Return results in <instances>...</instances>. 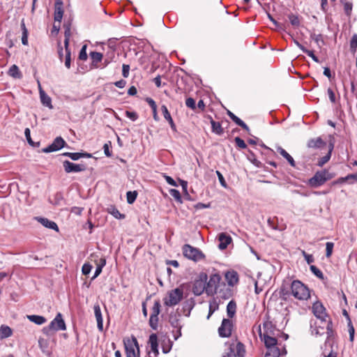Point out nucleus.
I'll list each match as a JSON object with an SVG mask.
<instances>
[{"label": "nucleus", "mask_w": 357, "mask_h": 357, "mask_svg": "<svg viewBox=\"0 0 357 357\" xmlns=\"http://www.w3.org/2000/svg\"><path fill=\"white\" fill-rule=\"evenodd\" d=\"M312 312L314 316L319 320L320 324L313 322L312 320L310 321V328L312 334L314 335H321L326 330L328 337H333V324L331 320L328 318L326 309L321 302H315L312 305Z\"/></svg>", "instance_id": "1"}, {"label": "nucleus", "mask_w": 357, "mask_h": 357, "mask_svg": "<svg viewBox=\"0 0 357 357\" xmlns=\"http://www.w3.org/2000/svg\"><path fill=\"white\" fill-rule=\"evenodd\" d=\"M289 282H283L280 290L281 296L286 297L291 295L298 300H307L310 298L309 289L303 283L299 280Z\"/></svg>", "instance_id": "2"}, {"label": "nucleus", "mask_w": 357, "mask_h": 357, "mask_svg": "<svg viewBox=\"0 0 357 357\" xmlns=\"http://www.w3.org/2000/svg\"><path fill=\"white\" fill-rule=\"evenodd\" d=\"M259 336L267 348L264 357H280L287 355V352L285 347L281 344H278L275 337L267 333L261 334V333H260Z\"/></svg>", "instance_id": "3"}, {"label": "nucleus", "mask_w": 357, "mask_h": 357, "mask_svg": "<svg viewBox=\"0 0 357 357\" xmlns=\"http://www.w3.org/2000/svg\"><path fill=\"white\" fill-rule=\"evenodd\" d=\"M182 251L185 257L195 262L205 258L204 254L199 249L189 244H185L182 248Z\"/></svg>", "instance_id": "4"}, {"label": "nucleus", "mask_w": 357, "mask_h": 357, "mask_svg": "<svg viewBox=\"0 0 357 357\" xmlns=\"http://www.w3.org/2000/svg\"><path fill=\"white\" fill-rule=\"evenodd\" d=\"M126 357H139V349L136 337L132 336L123 340Z\"/></svg>", "instance_id": "5"}, {"label": "nucleus", "mask_w": 357, "mask_h": 357, "mask_svg": "<svg viewBox=\"0 0 357 357\" xmlns=\"http://www.w3.org/2000/svg\"><path fill=\"white\" fill-rule=\"evenodd\" d=\"M183 296V289L178 287L171 290L167 294V297L164 299V304L167 306H174L177 305Z\"/></svg>", "instance_id": "6"}, {"label": "nucleus", "mask_w": 357, "mask_h": 357, "mask_svg": "<svg viewBox=\"0 0 357 357\" xmlns=\"http://www.w3.org/2000/svg\"><path fill=\"white\" fill-rule=\"evenodd\" d=\"M229 351L227 357H244L245 354V348L243 343L240 342H234L229 344Z\"/></svg>", "instance_id": "7"}, {"label": "nucleus", "mask_w": 357, "mask_h": 357, "mask_svg": "<svg viewBox=\"0 0 357 357\" xmlns=\"http://www.w3.org/2000/svg\"><path fill=\"white\" fill-rule=\"evenodd\" d=\"M206 274L203 273L199 275V279L195 280L192 286V292L195 295L200 296L204 291L206 292Z\"/></svg>", "instance_id": "8"}, {"label": "nucleus", "mask_w": 357, "mask_h": 357, "mask_svg": "<svg viewBox=\"0 0 357 357\" xmlns=\"http://www.w3.org/2000/svg\"><path fill=\"white\" fill-rule=\"evenodd\" d=\"M220 280L221 277L219 274L215 273L210 276L208 282H206V294L208 295L216 294Z\"/></svg>", "instance_id": "9"}, {"label": "nucleus", "mask_w": 357, "mask_h": 357, "mask_svg": "<svg viewBox=\"0 0 357 357\" xmlns=\"http://www.w3.org/2000/svg\"><path fill=\"white\" fill-rule=\"evenodd\" d=\"M328 172L326 170L317 172L313 177H312L309 183L312 187L317 188L323 185L330 178L327 176Z\"/></svg>", "instance_id": "10"}, {"label": "nucleus", "mask_w": 357, "mask_h": 357, "mask_svg": "<svg viewBox=\"0 0 357 357\" xmlns=\"http://www.w3.org/2000/svg\"><path fill=\"white\" fill-rule=\"evenodd\" d=\"M232 322L229 319H223L221 326L218 328V333L220 337H228L231 334Z\"/></svg>", "instance_id": "11"}, {"label": "nucleus", "mask_w": 357, "mask_h": 357, "mask_svg": "<svg viewBox=\"0 0 357 357\" xmlns=\"http://www.w3.org/2000/svg\"><path fill=\"white\" fill-rule=\"evenodd\" d=\"M66 145V142L61 137H57L54 139L53 142L47 146L46 148H44L42 151L43 153H51L54 151H56L64 147Z\"/></svg>", "instance_id": "12"}, {"label": "nucleus", "mask_w": 357, "mask_h": 357, "mask_svg": "<svg viewBox=\"0 0 357 357\" xmlns=\"http://www.w3.org/2000/svg\"><path fill=\"white\" fill-rule=\"evenodd\" d=\"M63 166L66 173L80 172L86 169L84 165L75 164L69 160L63 161Z\"/></svg>", "instance_id": "13"}, {"label": "nucleus", "mask_w": 357, "mask_h": 357, "mask_svg": "<svg viewBox=\"0 0 357 357\" xmlns=\"http://www.w3.org/2000/svg\"><path fill=\"white\" fill-rule=\"evenodd\" d=\"M331 337L327 336V340L325 342L324 347L323 348L322 356L323 357H337V354L334 351L333 345L331 341Z\"/></svg>", "instance_id": "14"}, {"label": "nucleus", "mask_w": 357, "mask_h": 357, "mask_svg": "<svg viewBox=\"0 0 357 357\" xmlns=\"http://www.w3.org/2000/svg\"><path fill=\"white\" fill-rule=\"evenodd\" d=\"M50 323L51 327H54V331L66 330V324L61 313H58Z\"/></svg>", "instance_id": "15"}, {"label": "nucleus", "mask_w": 357, "mask_h": 357, "mask_svg": "<svg viewBox=\"0 0 357 357\" xmlns=\"http://www.w3.org/2000/svg\"><path fill=\"white\" fill-rule=\"evenodd\" d=\"M63 15V2L61 0H56L54 5V16L55 22H61Z\"/></svg>", "instance_id": "16"}, {"label": "nucleus", "mask_w": 357, "mask_h": 357, "mask_svg": "<svg viewBox=\"0 0 357 357\" xmlns=\"http://www.w3.org/2000/svg\"><path fill=\"white\" fill-rule=\"evenodd\" d=\"M218 241H220L218 248L220 250H225L231 243L232 238L229 234L222 232L218 235Z\"/></svg>", "instance_id": "17"}, {"label": "nucleus", "mask_w": 357, "mask_h": 357, "mask_svg": "<svg viewBox=\"0 0 357 357\" xmlns=\"http://www.w3.org/2000/svg\"><path fill=\"white\" fill-rule=\"evenodd\" d=\"M93 310L97 321L98 328L99 331H102L103 330V319L99 304L96 303L94 305Z\"/></svg>", "instance_id": "18"}, {"label": "nucleus", "mask_w": 357, "mask_h": 357, "mask_svg": "<svg viewBox=\"0 0 357 357\" xmlns=\"http://www.w3.org/2000/svg\"><path fill=\"white\" fill-rule=\"evenodd\" d=\"M35 219L38 222L42 224L44 227H45L47 228H49V229H52L55 230L56 231H59V227H58L57 225L56 224V222H54V221H52V220H50L47 218H41V217H36Z\"/></svg>", "instance_id": "19"}, {"label": "nucleus", "mask_w": 357, "mask_h": 357, "mask_svg": "<svg viewBox=\"0 0 357 357\" xmlns=\"http://www.w3.org/2000/svg\"><path fill=\"white\" fill-rule=\"evenodd\" d=\"M225 279L230 287H234L238 282V275L234 271H228L225 274Z\"/></svg>", "instance_id": "20"}, {"label": "nucleus", "mask_w": 357, "mask_h": 357, "mask_svg": "<svg viewBox=\"0 0 357 357\" xmlns=\"http://www.w3.org/2000/svg\"><path fill=\"white\" fill-rule=\"evenodd\" d=\"M180 314H171L169 315V321L171 324V326L173 327V328H175L176 329H178V335H181V326L180 324V321H179V317H180Z\"/></svg>", "instance_id": "21"}, {"label": "nucleus", "mask_w": 357, "mask_h": 357, "mask_svg": "<svg viewBox=\"0 0 357 357\" xmlns=\"http://www.w3.org/2000/svg\"><path fill=\"white\" fill-rule=\"evenodd\" d=\"M39 93H40V101H41L42 104L44 106H45L50 109H52L53 106L52 105L51 98L41 89L40 86Z\"/></svg>", "instance_id": "22"}, {"label": "nucleus", "mask_w": 357, "mask_h": 357, "mask_svg": "<svg viewBox=\"0 0 357 357\" xmlns=\"http://www.w3.org/2000/svg\"><path fill=\"white\" fill-rule=\"evenodd\" d=\"M161 110H162V114L164 116V118L165 119V120H167L168 121L172 130L176 131V125L172 118V116H171L169 112L167 109V107L163 105L161 106Z\"/></svg>", "instance_id": "23"}, {"label": "nucleus", "mask_w": 357, "mask_h": 357, "mask_svg": "<svg viewBox=\"0 0 357 357\" xmlns=\"http://www.w3.org/2000/svg\"><path fill=\"white\" fill-rule=\"evenodd\" d=\"M89 55L92 60L91 65L96 68H101L98 63L102 61L103 59L102 54L98 52H91Z\"/></svg>", "instance_id": "24"}, {"label": "nucleus", "mask_w": 357, "mask_h": 357, "mask_svg": "<svg viewBox=\"0 0 357 357\" xmlns=\"http://www.w3.org/2000/svg\"><path fill=\"white\" fill-rule=\"evenodd\" d=\"M149 344L151 347V351L155 355H158V337L155 333L151 334L149 336Z\"/></svg>", "instance_id": "25"}, {"label": "nucleus", "mask_w": 357, "mask_h": 357, "mask_svg": "<svg viewBox=\"0 0 357 357\" xmlns=\"http://www.w3.org/2000/svg\"><path fill=\"white\" fill-rule=\"evenodd\" d=\"M227 115L230 117V119L235 122L238 126H241L243 129L249 131L248 126L238 116H236L234 113L231 111L227 110Z\"/></svg>", "instance_id": "26"}, {"label": "nucleus", "mask_w": 357, "mask_h": 357, "mask_svg": "<svg viewBox=\"0 0 357 357\" xmlns=\"http://www.w3.org/2000/svg\"><path fill=\"white\" fill-rule=\"evenodd\" d=\"M8 75L15 79H21L22 77V74L19 67L15 64L10 66L8 71Z\"/></svg>", "instance_id": "27"}, {"label": "nucleus", "mask_w": 357, "mask_h": 357, "mask_svg": "<svg viewBox=\"0 0 357 357\" xmlns=\"http://www.w3.org/2000/svg\"><path fill=\"white\" fill-rule=\"evenodd\" d=\"M278 152L284 157L289 163V165L294 167L296 166L295 161L294 158L282 147L279 146L277 149Z\"/></svg>", "instance_id": "28"}, {"label": "nucleus", "mask_w": 357, "mask_h": 357, "mask_svg": "<svg viewBox=\"0 0 357 357\" xmlns=\"http://www.w3.org/2000/svg\"><path fill=\"white\" fill-rule=\"evenodd\" d=\"M325 143L321 137L311 139L307 142V146L312 149L320 148Z\"/></svg>", "instance_id": "29"}, {"label": "nucleus", "mask_w": 357, "mask_h": 357, "mask_svg": "<svg viewBox=\"0 0 357 357\" xmlns=\"http://www.w3.org/2000/svg\"><path fill=\"white\" fill-rule=\"evenodd\" d=\"M236 311V303L234 301H230L227 305V313L229 318H232Z\"/></svg>", "instance_id": "30"}, {"label": "nucleus", "mask_w": 357, "mask_h": 357, "mask_svg": "<svg viewBox=\"0 0 357 357\" xmlns=\"http://www.w3.org/2000/svg\"><path fill=\"white\" fill-rule=\"evenodd\" d=\"M63 28H64V36H65L64 46H65V48H67L69 46L70 38V36H71L70 24H65L63 25Z\"/></svg>", "instance_id": "31"}, {"label": "nucleus", "mask_w": 357, "mask_h": 357, "mask_svg": "<svg viewBox=\"0 0 357 357\" xmlns=\"http://www.w3.org/2000/svg\"><path fill=\"white\" fill-rule=\"evenodd\" d=\"M27 318L29 321H31V322H33L34 324H36L37 325H42V324H45L47 321L44 317L40 316V315H35V314L28 315Z\"/></svg>", "instance_id": "32"}, {"label": "nucleus", "mask_w": 357, "mask_h": 357, "mask_svg": "<svg viewBox=\"0 0 357 357\" xmlns=\"http://www.w3.org/2000/svg\"><path fill=\"white\" fill-rule=\"evenodd\" d=\"M106 264V260L104 258H100L98 263L96 264V271L94 273L93 276L92 277L91 280H94L102 272V268Z\"/></svg>", "instance_id": "33"}, {"label": "nucleus", "mask_w": 357, "mask_h": 357, "mask_svg": "<svg viewBox=\"0 0 357 357\" xmlns=\"http://www.w3.org/2000/svg\"><path fill=\"white\" fill-rule=\"evenodd\" d=\"M333 149V145L330 144L329 149L328 151V153L324 155V157L321 158L317 162V165L319 167H322L324 165H325L331 158V153Z\"/></svg>", "instance_id": "34"}, {"label": "nucleus", "mask_w": 357, "mask_h": 357, "mask_svg": "<svg viewBox=\"0 0 357 357\" xmlns=\"http://www.w3.org/2000/svg\"><path fill=\"white\" fill-rule=\"evenodd\" d=\"M114 56H115V54H114V50H111L110 52H108L105 54V57L102 63V66L101 67V68H104L106 66H107L113 61Z\"/></svg>", "instance_id": "35"}, {"label": "nucleus", "mask_w": 357, "mask_h": 357, "mask_svg": "<svg viewBox=\"0 0 357 357\" xmlns=\"http://www.w3.org/2000/svg\"><path fill=\"white\" fill-rule=\"evenodd\" d=\"M12 335V331L10 327L7 326H1L0 328V338H6Z\"/></svg>", "instance_id": "36"}, {"label": "nucleus", "mask_w": 357, "mask_h": 357, "mask_svg": "<svg viewBox=\"0 0 357 357\" xmlns=\"http://www.w3.org/2000/svg\"><path fill=\"white\" fill-rule=\"evenodd\" d=\"M212 131L217 135H222L223 133V129L221 124L219 122H216L213 120L211 121Z\"/></svg>", "instance_id": "37"}, {"label": "nucleus", "mask_w": 357, "mask_h": 357, "mask_svg": "<svg viewBox=\"0 0 357 357\" xmlns=\"http://www.w3.org/2000/svg\"><path fill=\"white\" fill-rule=\"evenodd\" d=\"M288 17L292 26L295 27H298L300 26V20L297 15L290 14L289 15Z\"/></svg>", "instance_id": "38"}, {"label": "nucleus", "mask_w": 357, "mask_h": 357, "mask_svg": "<svg viewBox=\"0 0 357 357\" xmlns=\"http://www.w3.org/2000/svg\"><path fill=\"white\" fill-rule=\"evenodd\" d=\"M160 307L161 305L160 301H155L153 306L152 307L151 315L158 316L160 311Z\"/></svg>", "instance_id": "39"}, {"label": "nucleus", "mask_w": 357, "mask_h": 357, "mask_svg": "<svg viewBox=\"0 0 357 357\" xmlns=\"http://www.w3.org/2000/svg\"><path fill=\"white\" fill-rule=\"evenodd\" d=\"M158 316L151 315L149 319V325L153 330L158 328Z\"/></svg>", "instance_id": "40"}, {"label": "nucleus", "mask_w": 357, "mask_h": 357, "mask_svg": "<svg viewBox=\"0 0 357 357\" xmlns=\"http://www.w3.org/2000/svg\"><path fill=\"white\" fill-rule=\"evenodd\" d=\"M137 193L136 191H128L126 194V197H127V202L128 204H132L136 198H137Z\"/></svg>", "instance_id": "41"}, {"label": "nucleus", "mask_w": 357, "mask_h": 357, "mask_svg": "<svg viewBox=\"0 0 357 357\" xmlns=\"http://www.w3.org/2000/svg\"><path fill=\"white\" fill-rule=\"evenodd\" d=\"M350 49L351 51L355 52L357 49V34L355 33L352 36L350 41Z\"/></svg>", "instance_id": "42"}, {"label": "nucleus", "mask_w": 357, "mask_h": 357, "mask_svg": "<svg viewBox=\"0 0 357 357\" xmlns=\"http://www.w3.org/2000/svg\"><path fill=\"white\" fill-rule=\"evenodd\" d=\"M310 271L319 278L322 279L324 278L323 273L316 266H310Z\"/></svg>", "instance_id": "43"}, {"label": "nucleus", "mask_w": 357, "mask_h": 357, "mask_svg": "<svg viewBox=\"0 0 357 357\" xmlns=\"http://www.w3.org/2000/svg\"><path fill=\"white\" fill-rule=\"evenodd\" d=\"M185 105L192 110H195L197 107L195 100L191 97H189L186 99Z\"/></svg>", "instance_id": "44"}, {"label": "nucleus", "mask_w": 357, "mask_h": 357, "mask_svg": "<svg viewBox=\"0 0 357 357\" xmlns=\"http://www.w3.org/2000/svg\"><path fill=\"white\" fill-rule=\"evenodd\" d=\"M66 49L65 66L67 68H70V51L68 47Z\"/></svg>", "instance_id": "45"}, {"label": "nucleus", "mask_w": 357, "mask_h": 357, "mask_svg": "<svg viewBox=\"0 0 357 357\" xmlns=\"http://www.w3.org/2000/svg\"><path fill=\"white\" fill-rule=\"evenodd\" d=\"M169 194L177 201H181V196L180 192L176 189H171L169 190Z\"/></svg>", "instance_id": "46"}, {"label": "nucleus", "mask_w": 357, "mask_h": 357, "mask_svg": "<svg viewBox=\"0 0 357 357\" xmlns=\"http://www.w3.org/2000/svg\"><path fill=\"white\" fill-rule=\"evenodd\" d=\"M334 244L332 242H327L326 244V256L329 257L332 255Z\"/></svg>", "instance_id": "47"}, {"label": "nucleus", "mask_w": 357, "mask_h": 357, "mask_svg": "<svg viewBox=\"0 0 357 357\" xmlns=\"http://www.w3.org/2000/svg\"><path fill=\"white\" fill-rule=\"evenodd\" d=\"M310 36L311 38L313 39L318 45H320V43L324 44V40L321 34L312 33Z\"/></svg>", "instance_id": "48"}, {"label": "nucleus", "mask_w": 357, "mask_h": 357, "mask_svg": "<svg viewBox=\"0 0 357 357\" xmlns=\"http://www.w3.org/2000/svg\"><path fill=\"white\" fill-rule=\"evenodd\" d=\"M110 213L116 219H123L125 215L121 214L119 211L115 208H112Z\"/></svg>", "instance_id": "49"}, {"label": "nucleus", "mask_w": 357, "mask_h": 357, "mask_svg": "<svg viewBox=\"0 0 357 357\" xmlns=\"http://www.w3.org/2000/svg\"><path fill=\"white\" fill-rule=\"evenodd\" d=\"M92 266L88 263H85L82 268V272L83 275H88L92 269Z\"/></svg>", "instance_id": "50"}, {"label": "nucleus", "mask_w": 357, "mask_h": 357, "mask_svg": "<svg viewBox=\"0 0 357 357\" xmlns=\"http://www.w3.org/2000/svg\"><path fill=\"white\" fill-rule=\"evenodd\" d=\"M79 59L82 61H85L87 59V54H86V46L84 45L79 54Z\"/></svg>", "instance_id": "51"}, {"label": "nucleus", "mask_w": 357, "mask_h": 357, "mask_svg": "<svg viewBox=\"0 0 357 357\" xmlns=\"http://www.w3.org/2000/svg\"><path fill=\"white\" fill-rule=\"evenodd\" d=\"M234 141L238 147L241 149H245L247 147V145L245 143V142L239 137H235Z\"/></svg>", "instance_id": "52"}, {"label": "nucleus", "mask_w": 357, "mask_h": 357, "mask_svg": "<svg viewBox=\"0 0 357 357\" xmlns=\"http://www.w3.org/2000/svg\"><path fill=\"white\" fill-rule=\"evenodd\" d=\"M24 135H25V137H26V140H27L28 143H29L30 145H31V146H35V145H34V142H33L32 141V139H31V132H30L29 128H26L25 129V130H24Z\"/></svg>", "instance_id": "53"}, {"label": "nucleus", "mask_w": 357, "mask_h": 357, "mask_svg": "<svg viewBox=\"0 0 357 357\" xmlns=\"http://www.w3.org/2000/svg\"><path fill=\"white\" fill-rule=\"evenodd\" d=\"M126 116L130 119H131L132 121H135L138 118L137 114L135 112L126 111Z\"/></svg>", "instance_id": "54"}, {"label": "nucleus", "mask_w": 357, "mask_h": 357, "mask_svg": "<svg viewBox=\"0 0 357 357\" xmlns=\"http://www.w3.org/2000/svg\"><path fill=\"white\" fill-rule=\"evenodd\" d=\"M218 305L215 303H210L209 305V310H208V314L207 316V319H209L211 316L214 313V312L218 309Z\"/></svg>", "instance_id": "55"}, {"label": "nucleus", "mask_w": 357, "mask_h": 357, "mask_svg": "<svg viewBox=\"0 0 357 357\" xmlns=\"http://www.w3.org/2000/svg\"><path fill=\"white\" fill-rule=\"evenodd\" d=\"M348 327H349V339L351 341H353L354 337V328L352 325L351 320H349L348 322Z\"/></svg>", "instance_id": "56"}, {"label": "nucleus", "mask_w": 357, "mask_h": 357, "mask_svg": "<svg viewBox=\"0 0 357 357\" xmlns=\"http://www.w3.org/2000/svg\"><path fill=\"white\" fill-rule=\"evenodd\" d=\"M303 53L307 54L309 56H310L312 60L317 63L319 62V60L317 56L314 54L313 51L309 50L307 49H305L303 52Z\"/></svg>", "instance_id": "57"}, {"label": "nucleus", "mask_w": 357, "mask_h": 357, "mask_svg": "<svg viewBox=\"0 0 357 357\" xmlns=\"http://www.w3.org/2000/svg\"><path fill=\"white\" fill-rule=\"evenodd\" d=\"M130 66L127 64H123L122 66V75L123 77L127 78L129 76Z\"/></svg>", "instance_id": "58"}, {"label": "nucleus", "mask_w": 357, "mask_h": 357, "mask_svg": "<svg viewBox=\"0 0 357 357\" xmlns=\"http://www.w3.org/2000/svg\"><path fill=\"white\" fill-rule=\"evenodd\" d=\"M216 174L218 177V180L221 184V185L224 188H226L227 187V183L225 180V178L223 176V175L219 172V171H216Z\"/></svg>", "instance_id": "59"}, {"label": "nucleus", "mask_w": 357, "mask_h": 357, "mask_svg": "<svg viewBox=\"0 0 357 357\" xmlns=\"http://www.w3.org/2000/svg\"><path fill=\"white\" fill-rule=\"evenodd\" d=\"M54 327H51V323L46 327H44L43 329V333L47 335H52V333L54 332Z\"/></svg>", "instance_id": "60"}, {"label": "nucleus", "mask_w": 357, "mask_h": 357, "mask_svg": "<svg viewBox=\"0 0 357 357\" xmlns=\"http://www.w3.org/2000/svg\"><path fill=\"white\" fill-rule=\"evenodd\" d=\"M83 211V208L74 206L71 208L70 212L75 215H81Z\"/></svg>", "instance_id": "61"}, {"label": "nucleus", "mask_w": 357, "mask_h": 357, "mask_svg": "<svg viewBox=\"0 0 357 357\" xmlns=\"http://www.w3.org/2000/svg\"><path fill=\"white\" fill-rule=\"evenodd\" d=\"M146 102L149 104L152 109H157L156 103L152 98H146Z\"/></svg>", "instance_id": "62"}, {"label": "nucleus", "mask_w": 357, "mask_h": 357, "mask_svg": "<svg viewBox=\"0 0 357 357\" xmlns=\"http://www.w3.org/2000/svg\"><path fill=\"white\" fill-rule=\"evenodd\" d=\"M327 92H328V97H329V99L332 102H335V93L333 92V91L331 89V88H328V90H327Z\"/></svg>", "instance_id": "63"}, {"label": "nucleus", "mask_w": 357, "mask_h": 357, "mask_svg": "<svg viewBox=\"0 0 357 357\" xmlns=\"http://www.w3.org/2000/svg\"><path fill=\"white\" fill-rule=\"evenodd\" d=\"M82 158V153H71L70 158L73 160H77Z\"/></svg>", "instance_id": "64"}]
</instances>
